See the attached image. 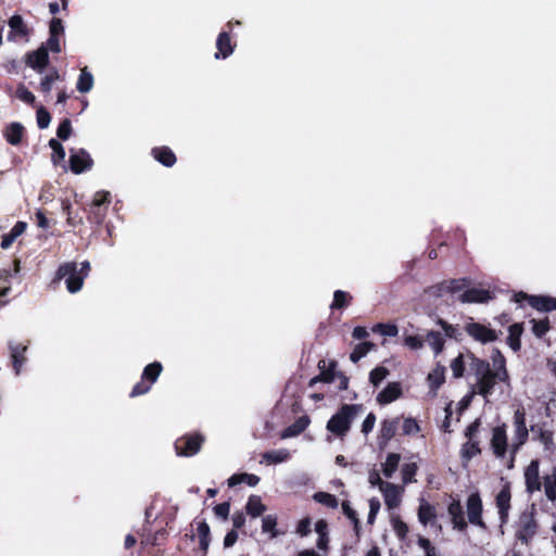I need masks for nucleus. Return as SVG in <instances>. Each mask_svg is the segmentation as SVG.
Segmentation results:
<instances>
[{
  "label": "nucleus",
  "mask_w": 556,
  "mask_h": 556,
  "mask_svg": "<svg viewBox=\"0 0 556 556\" xmlns=\"http://www.w3.org/2000/svg\"><path fill=\"white\" fill-rule=\"evenodd\" d=\"M469 368L475 375L476 383L473 391L484 399H488L494 390L497 381L504 382L510 388L509 375L506 369L504 356L496 352L493 356V369L486 361L480 359L473 355H469Z\"/></svg>",
  "instance_id": "obj_1"
},
{
  "label": "nucleus",
  "mask_w": 556,
  "mask_h": 556,
  "mask_svg": "<svg viewBox=\"0 0 556 556\" xmlns=\"http://www.w3.org/2000/svg\"><path fill=\"white\" fill-rule=\"evenodd\" d=\"M48 58L47 48L41 47L27 55V65L41 73L48 64Z\"/></svg>",
  "instance_id": "obj_20"
},
{
  "label": "nucleus",
  "mask_w": 556,
  "mask_h": 556,
  "mask_svg": "<svg viewBox=\"0 0 556 556\" xmlns=\"http://www.w3.org/2000/svg\"><path fill=\"white\" fill-rule=\"evenodd\" d=\"M375 348V344L371 342H362L357 344L353 352L350 355V359L353 363H357L361 358L367 355L369 351H371Z\"/></svg>",
  "instance_id": "obj_37"
},
{
  "label": "nucleus",
  "mask_w": 556,
  "mask_h": 556,
  "mask_svg": "<svg viewBox=\"0 0 556 556\" xmlns=\"http://www.w3.org/2000/svg\"><path fill=\"white\" fill-rule=\"evenodd\" d=\"M508 344L514 351L520 349V336L522 333V327L520 324H514L509 327Z\"/></svg>",
  "instance_id": "obj_36"
},
{
  "label": "nucleus",
  "mask_w": 556,
  "mask_h": 556,
  "mask_svg": "<svg viewBox=\"0 0 556 556\" xmlns=\"http://www.w3.org/2000/svg\"><path fill=\"white\" fill-rule=\"evenodd\" d=\"M58 278H66V288L68 292H78L84 283L85 277L78 274L77 265L75 263H65L59 267Z\"/></svg>",
  "instance_id": "obj_5"
},
{
  "label": "nucleus",
  "mask_w": 556,
  "mask_h": 556,
  "mask_svg": "<svg viewBox=\"0 0 556 556\" xmlns=\"http://www.w3.org/2000/svg\"><path fill=\"white\" fill-rule=\"evenodd\" d=\"M110 202H111L110 192L98 191L93 197L91 206H93L94 208L96 207H105L110 204Z\"/></svg>",
  "instance_id": "obj_48"
},
{
  "label": "nucleus",
  "mask_w": 556,
  "mask_h": 556,
  "mask_svg": "<svg viewBox=\"0 0 556 556\" xmlns=\"http://www.w3.org/2000/svg\"><path fill=\"white\" fill-rule=\"evenodd\" d=\"M72 125L68 118H65L58 127L56 135L60 139L66 140L71 136Z\"/></svg>",
  "instance_id": "obj_54"
},
{
  "label": "nucleus",
  "mask_w": 556,
  "mask_h": 556,
  "mask_svg": "<svg viewBox=\"0 0 556 556\" xmlns=\"http://www.w3.org/2000/svg\"><path fill=\"white\" fill-rule=\"evenodd\" d=\"M417 472V465L415 463L405 464L402 467V480L404 484L415 481L414 477Z\"/></svg>",
  "instance_id": "obj_46"
},
{
  "label": "nucleus",
  "mask_w": 556,
  "mask_h": 556,
  "mask_svg": "<svg viewBox=\"0 0 556 556\" xmlns=\"http://www.w3.org/2000/svg\"><path fill=\"white\" fill-rule=\"evenodd\" d=\"M402 395V386L400 382H390L378 395L377 402L386 405L394 402Z\"/></svg>",
  "instance_id": "obj_18"
},
{
  "label": "nucleus",
  "mask_w": 556,
  "mask_h": 556,
  "mask_svg": "<svg viewBox=\"0 0 556 556\" xmlns=\"http://www.w3.org/2000/svg\"><path fill=\"white\" fill-rule=\"evenodd\" d=\"M532 439L544 445L545 450H552L554 446L553 433L546 429L545 425L536 424L530 427Z\"/></svg>",
  "instance_id": "obj_17"
},
{
  "label": "nucleus",
  "mask_w": 556,
  "mask_h": 556,
  "mask_svg": "<svg viewBox=\"0 0 556 556\" xmlns=\"http://www.w3.org/2000/svg\"><path fill=\"white\" fill-rule=\"evenodd\" d=\"M24 127L21 123L14 122L7 126L4 129V137L12 146H17L23 138Z\"/></svg>",
  "instance_id": "obj_24"
},
{
  "label": "nucleus",
  "mask_w": 556,
  "mask_h": 556,
  "mask_svg": "<svg viewBox=\"0 0 556 556\" xmlns=\"http://www.w3.org/2000/svg\"><path fill=\"white\" fill-rule=\"evenodd\" d=\"M311 532V519L309 518H303L299 521L296 527V533L301 536H306Z\"/></svg>",
  "instance_id": "obj_58"
},
{
  "label": "nucleus",
  "mask_w": 556,
  "mask_h": 556,
  "mask_svg": "<svg viewBox=\"0 0 556 556\" xmlns=\"http://www.w3.org/2000/svg\"><path fill=\"white\" fill-rule=\"evenodd\" d=\"M342 509L345 516L353 521L354 530L358 533L359 530V520L357 518V513L350 506L348 502L342 503Z\"/></svg>",
  "instance_id": "obj_52"
},
{
  "label": "nucleus",
  "mask_w": 556,
  "mask_h": 556,
  "mask_svg": "<svg viewBox=\"0 0 556 556\" xmlns=\"http://www.w3.org/2000/svg\"><path fill=\"white\" fill-rule=\"evenodd\" d=\"M277 518L273 515H267L262 519V530L265 533H270V538L274 539L278 536V532L276 531Z\"/></svg>",
  "instance_id": "obj_40"
},
{
  "label": "nucleus",
  "mask_w": 556,
  "mask_h": 556,
  "mask_svg": "<svg viewBox=\"0 0 556 556\" xmlns=\"http://www.w3.org/2000/svg\"><path fill=\"white\" fill-rule=\"evenodd\" d=\"M314 500L327 507L336 508L338 506V500L334 495L326 492H317L314 494Z\"/></svg>",
  "instance_id": "obj_42"
},
{
  "label": "nucleus",
  "mask_w": 556,
  "mask_h": 556,
  "mask_svg": "<svg viewBox=\"0 0 556 556\" xmlns=\"http://www.w3.org/2000/svg\"><path fill=\"white\" fill-rule=\"evenodd\" d=\"M435 508L426 500L420 501L418 509V519L422 525L432 523L435 520Z\"/></svg>",
  "instance_id": "obj_26"
},
{
  "label": "nucleus",
  "mask_w": 556,
  "mask_h": 556,
  "mask_svg": "<svg viewBox=\"0 0 556 556\" xmlns=\"http://www.w3.org/2000/svg\"><path fill=\"white\" fill-rule=\"evenodd\" d=\"M368 482L371 486H378L379 490L382 489V484H387L388 482L382 481L380 478V473L377 469H371L368 473Z\"/></svg>",
  "instance_id": "obj_56"
},
{
  "label": "nucleus",
  "mask_w": 556,
  "mask_h": 556,
  "mask_svg": "<svg viewBox=\"0 0 556 556\" xmlns=\"http://www.w3.org/2000/svg\"><path fill=\"white\" fill-rule=\"evenodd\" d=\"M92 160L87 151L84 149L71 150L70 167L75 174H80L91 167Z\"/></svg>",
  "instance_id": "obj_12"
},
{
  "label": "nucleus",
  "mask_w": 556,
  "mask_h": 556,
  "mask_svg": "<svg viewBox=\"0 0 556 556\" xmlns=\"http://www.w3.org/2000/svg\"><path fill=\"white\" fill-rule=\"evenodd\" d=\"M309 422L311 420L307 416H301L282 431L281 438L287 439L299 435L308 427Z\"/></svg>",
  "instance_id": "obj_23"
},
{
  "label": "nucleus",
  "mask_w": 556,
  "mask_h": 556,
  "mask_svg": "<svg viewBox=\"0 0 556 556\" xmlns=\"http://www.w3.org/2000/svg\"><path fill=\"white\" fill-rule=\"evenodd\" d=\"M16 97L23 102L33 104L35 102V96L23 85L16 89Z\"/></svg>",
  "instance_id": "obj_55"
},
{
  "label": "nucleus",
  "mask_w": 556,
  "mask_h": 556,
  "mask_svg": "<svg viewBox=\"0 0 556 556\" xmlns=\"http://www.w3.org/2000/svg\"><path fill=\"white\" fill-rule=\"evenodd\" d=\"M198 535L200 538V546L203 551H206L210 544V527L206 522H200L198 525Z\"/></svg>",
  "instance_id": "obj_41"
},
{
  "label": "nucleus",
  "mask_w": 556,
  "mask_h": 556,
  "mask_svg": "<svg viewBox=\"0 0 556 556\" xmlns=\"http://www.w3.org/2000/svg\"><path fill=\"white\" fill-rule=\"evenodd\" d=\"M290 458V452L286 448L268 451L263 454V459L268 464H280Z\"/></svg>",
  "instance_id": "obj_32"
},
{
  "label": "nucleus",
  "mask_w": 556,
  "mask_h": 556,
  "mask_svg": "<svg viewBox=\"0 0 556 556\" xmlns=\"http://www.w3.org/2000/svg\"><path fill=\"white\" fill-rule=\"evenodd\" d=\"M245 508L247 513L253 518L261 516L266 510V506L258 495H251Z\"/></svg>",
  "instance_id": "obj_31"
},
{
  "label": "nucleus",
  "mask_w": 556,
  "mask_h": 556,
  "mask_svg": "<svg viewBox=\"0 0 556 556\" xmlns=\"http://www.w3.org/2000/svg\"><path fill=\"white\" fill-rule=\"evenodd\" d=\"M63 30L62 21L60 18H53L50 23V36H60Z\"/></svg>",
  "instance_id": "obj_61"
},
{
  "label": "nucleus",
  "mask_w": 556,
  "mask_h": 556,
  "mask_svg": "<svg viewBox=\"0 0 556 556\" xmlns=\"http://www.w3.org/2000/svg\"><path fill=\"white\" fill-rule=\"evenodd\" d=\"M376 416L372 413H369L362 425V432L364 434H368L375 427Z\"/></svg>",
  "instance_id": "obj_60"
},
{
  "label": "nucleus",
  "mask_w": 556,
  "mask_h": 556,
  "mask_svg": "<svg viewBox=\"0 0 556 556\" xmlns=\"http://www.w3.org/2000/svg\"><path fill=\"white\" fill-rule=\"evenodd\" d=\"M56 79H59V73L56 71H54L53 73H51L49 75H46L40 83L41 91L45 93H49L52 89L53 83Z\"/></svg>",
  "instance_id": "obj_51"
},
{
  "label": "nucleus",
  "mask_w": 556,
  "mask_h": 556,
  "mask_svg": "<svg viewBox=\"0 0 556 556\" xmlns=\"http://www.w3.org/2000/svg\"><path fill=\"white\" fill-rule=\"evenodd\" d=\"M447 510L453 523V528L459 531L465 530L467 528V522L465 520L463 507L459 501H452Z\"/></svg>",
  "instance_id": "obj_19"
},
{
  "label": "nucleus",
  "mask_w": 556,
  "mask_h": 556,
  "mask_svg": "<svg viewBox=\"0 0 556 556\" xmlns=\"http://www.w3.org/2000/svg\"><path fill=\"white\" fill-rule=\"evenodd\" d=\"M402 430L403 434L412 435L418 433L420 431V427L416 419L408 417L404 419Z\"/></svg>",
  "instance_id": "obj_47"
},
{
  "label": "nucleus",
  "mask_w": 556,
  "mask_h": 556,
  "mask_svg": "<svg viewBox=\"0 0 556 556\" xmlns=\"http://www.w3.org/2000/svg\"><path fill=\"white\" fill-rule=\"evenodd\" d=\"M105 212H106V206L105 207H93L91 206V211H90V214H91V218L100 224L102 223L103 218H104V215H105Z\"/></svg>",
  "instance_id": "obj_62"
},
{
  "label": "nucleus",
  "mask_w": 556,
  "mask_h": 556,
  "mask_svg": "<svg viewBox=\"0 0 556 556\" xmlns=\"http://www.w3.org/2000/svg\"><path fill=\"white\" fill-rule=\"evenodd\" d=\"M401 460V455L397 453H390L386 462L382 464V473L386 478H392L397 470Z\"/></svg>",
  "instance_id": "obj_30"
},
{
  "label": "nucleus",
  "mask_w": 556,
  "mask_h": 556,
  "mask_svg": "<svg viewBox=\"0 0 556 556\" xmlns=\"http://www.w3.org/2000/svg\"><path fill=\"white\" fill-rule=\"evenodd\" d=\"M427 343L431 346L434 354L438 355L442 352L444 345V339L438 331H429L426 338Z\"/></svg>",
  "instance_id": "obj_35"
},
{
  "label": "nucleus",
  "mask_w": 556,
  "mask_h": 556,
  "mask_svg": "<svg viewBox=\"0 0 556 556\" xmlns=\"http://www.w3.org/2000/svg\"><path fill=\"white\" fill-rule=\"evenodd\" d=\"M328 543H329L328 535H318V539L316 541V546L318 548V552L325 553L328 555Z\"/></svg>",
  "instance_id": "obj_63"
},
{
  "label": "nucleus",
  "mask_w": 556,
  "mask_h": 556,
  "mask_svg": "<svg viewBox=\"0 0 556 556\" xmlns=\"http://www.w3.org/2000/svg\"><path fill=\"white\" fill-rule=\"evenodd\" d=\"M400 418L384 419L380 425V440L386 444L389 442L397 431Z\"/></svg>",
  "instance_id": "obj_21"
},
{
  "label": "nucleus",
  "mask_w": 556,
  "mask_h": 556,
  "mask_svg": "<svg viewBox=\"0 0 556 556\" xmlns=\"http://www.w3.org/2000/svg\"><path fill=\"white\" fill-rule=\"evenodd\" d=\"M218 52L215 54V58L218 59L219 55L223 58H227L232 53V47L230 43V38L227 33H220L217 42H216Z\"/></svg>",
  "instance_id": "obj_34"
},
{
  "label": "nucleus",
  "mask_w": 556,
  "mask_h": 556,
  "mask_svg": "<svg viewBox=\"0 0 556 556\" xmlns=\"http://www.w3.org/2000/svg\"><path fill=\"white\" fill-rule=\"evenodd\" d=\"M204 438L200 434L186 435L175 442V450L179 456L195 455L200 448Z\"/></svg>",
  "instance_id": "obj_8"
},
{
  "label": "nucleus",
  "mask_w": 556,
  "mask_h": 556,
  "mask_svg": "<svg viewBox=\"0 0 556 556\" xmlns=\"http://www.w3.org/2000/svg\"><path fill=\"white\" fill-rule=\"evenodd\" d=\"M491 299L490 292L484 289L472 288L466 290L460 295V301L464 303H483Z\"/></svg>",
  "instance_id": "obj_22"
},
{
  "label": "nucleus",
  "mask_w": 556,
  "mask_h": 556,
  "mask_svg": "<svg viewBox=\"0 0 556 556\" xmlns=\"http://www.w3.org/2000/svg\"><path fill=\"white\" fill-rule=\"evenodd\" d=\"M544 492L551 502L556 501V466L544 477Z\"/></svg>",
  "instance_id": "obj_27"
},
{
  "label": "nucleus",
  "mask_w": 556,
  "mask_h": 556,
  "mask_svg": "<svg viewBox=\"0 0 556 556\" xmlns=\"http://www.w3.org/2000/svg\"><path fill=\"white\" fill-rule=\"evenodd\" d=\"M469 355L470 354H468L467 356H464L463 354H459L457 357H455L452 361L451 369H452L453 376L455 378H460L464 376L466 359L469 361V358H468Z\"/></svg>",
  "instance_id": "obj_38"
},
{
  "label": "nucleus",
  "mask_w": 556,
  "mask_h": 556,
  "mask_svg": "<svg viewBox=\"0 0 556 556\" xmlns=\"http://www.w3.org/2000/svg\"><path fill=\"white\" fill-rule=\"evenodd\" d=\"M514 437L510 443V458L507 464L508 468L514 467V459L519 448L527 442L529 438V430L526 425V412L523 408H518L514 413Z\"/></svg>",
  "instance_id": "obj_3"
},
{
  "label": "nucleus",
  "mask_w": 556,
  "mask_h": 556,
  "mask_svg": "<svg viewBox=\"0 0 556 556\" xmlns=\"http://www.w3.org/2000/svg\"><path fill=\"white\" fill-rule=\"evenodd\" d=\"M245 523V516L241 511H237L232 515V525L235 528L240 529Z\"/></svg>",
  "instance_id": "obj_64"
},
{
  "label": "nucleus",
  "mask_w": 556,
  "mask_h": 556,
  "mask_svg": "<svg viewBox=\"0 0 556 556\" xmlns=\"http://www.w3.org/2000/svg\"><path fill=\"white\" fill-rule=\"evenodd\" d=\"M49 147L53 151L52 162L54 164H58L65 159V150H64L63 146L56 139H51L49 141Z\"/></svg>",
  "instance_id": "obj_44"
},
{
  "label": "nucleus",
  "mask_w": 556,
  "mask_h": 556,
  "mask_svg": "<svg viewBox=\"0 0 556 556\" xmlns=\"http://www.w3.org/2000/svg\"><path fill=\"white\" fill-rule=\"evenodd\" d=\"M538 533V522L533 509L522 511L515 523V538L521 544L528 545Z\"/></svg>",
  "instance_id": "obj_4"
},
{
  "label": "nucleus",
  "mask_w": 556,
  "mask_h": 556,
  "mask_svg": "<svg viewBox=\"0 0 556 556\" xmlns=\"http://www.w3.org/2000/svg\"><path fill=\"white\" fill-rule=\"evenodd\" d=\"M229 511H230V504L227 502L220 503L214 507L215 515L224 520H226L228 518Z\"/></svg>",
  "instance_id": "obj_57"
},
{
  "label": "nucleus",
  "mask_w": 556,
  "mask_h": 556,
  "mask_svg": "<svg viewBox=\"0 0 556 556\" xmlns=\"http://www.w3.org/2000/svg\"><path fill=\"white\" fill-rule=\"evenodd\" d=\"M530 323L532 324L533 333L539 338L543 337L548 330V320L547 319H541V320L532 319Z\"/></svg>",
  "instance_id": "obj_49"
},
{
  "label": "nucleus",
  "mask_w": 556,
  "mask_h": 556,
  "mask_svg": "<svg viewBox=\"0 0 556 556\" xmlns=\"http://www.w3.org/2000/svg\"><path fill=\"white\" fill-rule=\"evenodd\" d=\"M528 299L529 304L536 308L538 311L542 312H551L556 309V300L549 296H527L525 293H519L517 295L516 301L519 302L520 299Z\"/></svg>",
  "instance_id": "obj_15"
},
{
  "label": "nucleus",
  "mask_w": 556,
  "mask_h": 556,
  "mask_svg": "<svg viewBox=\"0 0 556 556\" xmlns=\"http://www.w3.org/2000/svg\"><path fill=\"white\" fill-rule=\"evenodd\" d=\"M351 299H352V296L348 292L342 291V290H337L333 294V301L330 305V308L331 309L343 308L349 304Z\"/></svg>",
  "instance_id": "obj_39"
},
{
  "label": "nucleus",
  "mask_w": 556,
  "mask_h": 556,
  "mask_svg": "<svg viewBox=\"0 0 556 556\" xmlns=\"http://www.w3.org/2000/svg\"><path fill=\"white\" fill-rule=\"evenodd\" d=\"M510 497L511 495L508 485H505L496 495V507L502 523L507 522L510 509Z\"/></svg>",
  "instance_id": "obj_16"
},
{
  "label": "nucleus",
  "mask_w": 556,
  "mask_h": 556,
  "mask_svg": "<svg viewBox=\"0 0 556 556\" xmlns=\"http://www.w3.org/2000/svg\"><path fill=\"white\" fill-rule=\"evenodd\" d=\"M9 349L11 351V358L13 362L15 374L18 375L25 362L24 353L27 351V346L21 344H13L12 342H10Z\"/></svg>",
  "instance_id": "obj_25"
},
{
  "label": "nucleus",
  "mask_w": 556,
  "mask_h": 556,
  "mask_svg": "<svg viewBox=\"0 0 556 556\" xmlns=\"http://www.w3.org/2000/svg\"><path fill=\"white\" fill-rule=\"evenodd\" d=\"M388 375H389V370L386 367H383V366L376 367L369 374V381L375 387H377L380 384V382L382 380H384L387 378Z\"/></svg>",
  "instance_id": "obj_45"
},
{
  "label": "nucleus",
  "mask_w": 556,
  "mask_h": 556,
  "mask_svg": "<svg viewBox=\"0 0 556 556\" xmlns=\"http://www.w3.org/2000/svg\"><path fill=\"white\" fill-rule=\"evenodd\" d=\"M525 483L528 493L541 491L542 482L540 478V463L538 459H533L525 469Z\"/></svg>",
  "instance_id": "obj_10"
},
{
  "label": "nucleus",
  "mask_w": 556,
  "mask_h": 556,
  "mask_svg": "<svg viewBox=\"0 0 556 556\" xmlns=\"http://www.w3.org/2000/svg\"><path fill=\"white\" fill-rule=\"evenodd\" d=\"M372 331L384 337H396L399 333L397 326L394 324H377L372 327Z\"/></svg>",
  "instance_id": "obj_43"
},
{
  "label": "nucleus",
  "mask_w": 556,
  "mask_h": 556,
  "mask_svg": "<svg viewBox=\"0 0 556 556\" xmlns=\"http://www.w3.org/2000/svg\"><path fill=\"white\" fill-rule=\"evenodd\" d=\"M465 331L475 340L483 344L493 342L497 339L495 330L479 323H468L465 326Z\"/></svg>",
  "instance_id": "obj_9"
},
{
  "label": "nucleus",
  "mask_w": 556,
  "mask_h": 556,
  "mask_svg": "<svg viewBox=\"0 0 556 556\" xmlns=\"http://www.w3.org/2000/svg\"><path fill=\"white\" fill-rule=\"evenodd\" d=\"M380 491L383 494L384 503L389 509H394L400 506L401 497L404 492L402 486L388 482L387 484H382Z\"/></svg>",
  "instance_id": "obj_13"
},
{
  "label": "nucleus",
  "mask_w": 556,
  "mask_h": 556,
  "mask_svg": "<svg viewBox=\"0 0 556 556\" xmlns=\"http://www.w3.org/2000/svg\"><path fill=\"white\" fill-rule=\"evenodd\" d=\"M405 345L412 350H419L424 345V340L418 336H408L405 338Z\"/></svg>",
  "instance_id": "obj_59"
},
{
  "label": "nucleus",
  "mask_w": 556,
  "mask_h": 556,
  "mask_svg": "<svg viewBox=\"0 0 556 556\" xmlns=\"http://www.w3.org/2000/svg\"><path fill=\"white\" fill-rule=\"evenodd\" d=\"M161 371H162L161 363L154 362V363L149 364L144 368L143 374H142V379L143 380L147 379V380H149V382L141 381V382L137 383L132 388V390L130 392V396L135 397V396L142 395V394L147 393L151 389V386L157 380Z\"/></svg>",
  "instance_id": "obj_6"
},
{
  "label": "nucleus",
  "mask_w": 556,
  "mask_h": 556,
  "mask_svg": "<svg viewBox=\"0 0 556 556\" xmlns=\"http://www.w3.org/2000/svg\"><path fill=\"white\" fill-rule=\"evenodd\" d=\"M93 87V76L85 67L80 71V75L77 80L76 88L80 93L89 92Z\"/></svg>",
  "instance_id": "obj_33"
},
{
  "label": "nucleus",
  "mask_w": 556,
  "mask_h": 556,
  "mask_svg": "<svg viewBox=\"0 0 556 556\" xmlns=\"http://www.w3.org/2000/svg\"><path fill=\"white\" fill-rule=\"evenodd\" d=\"M469 285V281L465 278L463 279H453V280H450V281H444L440 285H437V286H433L431 287L428 292L435 295V296H441L443 295L444 293H455V292H458L460 290H463L464 288H466L467 286Z\"/></svg>",
  "instance_id": "obj_14"
},
{
  "label": "nucleus",
  "mask_w": 556,
  "mask_h": 556,
  "mask_svg": "<svg viewBox=\"0 0 556 556\" xmlns=\"http://www.w3.org/2000/svg\"><path fill=\"white\" fill-rule=\"evenodd\" d=\"M467 515L470 523L485 529V525L482 520V501L479 494H470L467 500Z\"/></svg>",
  "instance_id": "obj_11"
},
{
  "label": "nucleus",
  "mask_w": 556,
  "mask_h": 556,
  "mask_svg": "<svg viewBox=\"0 0 556 556\" xmlns=\"http://www.w3.org/2000/svg\"><path fill=\"white\" fill-rule=\"evenodd\" d=\"M152 154L161 164L170 167L176 162V156L168 148H155L152 150Z\"/></svg>",
  "instance_id": "obj_29"
},
{
  "label": "nucleus",
  "mask_w": 556,
  "mask_h": 556,
  "mask_svg": "<svg viewBox=\"0 0 556 556\" xmlns=\"http://www.w3.org/2000/svg\"><path fill=\"white\" fill-rule=\"evenodd\" d=\"M491 448L496 458L503 459L506 454H510V444H508L505 425L497 426L492 431Z\"/></svg>",
  "instance_id": "obj_7"
},
{
  "label": "nucleus",
  "mask_w": 556,
  "mask_h": 556,
  "mask_svg": "<svg viewBox=\"0 0 556 556\" xmlns=\"http://www.w3.org/2000/svg\"><path fill=\"white\" fill-rule=\"evenodd\" d=\"M445 380V368L441 365H438L428 375V381L430 388L433 391V394L437 393V390L443 384Z\"/></svg>",
  "instance_id": "obj_28"
},
{
  "label": "nucleus",
  "mask_w": 556,
  "mask_h": 556,
  "mask_svg": "<svg viewBox=\"0 0 556 556\" xmlns=\"http://www.w3.org/2000/svg\"><path fill=\"white\" fill-rule=\"evenodd\" d=\"M362 412V406L356 404H344L341 408L328 420L327 430L337 437H344L351 427V424Z\"/></svg>",
  "instance_id": "obj_2"
},
{
  "label": "nucleus",
  "mask_w": 556,
  "mask_h": 556,
  "mask_svg": "<svg viewBox=\"0 0 556 556\" xmlns=\"http://www.w3.org/2000/svg\"><path fill=\"white\" fill-rule=\"evenodd\" d=\"M462 453L465 458H472L473 456L480 453L478 443L473 442L472 440H468V442L464 444Z\"/></svg>",
  "instance_id": "obj_50"
},
{
  "label": "nucleus",
  "mask_w": 556,
  "mask_h": 556,
  "mask_svg": "<svg viewBox=\"0 0 556 556\" xmlns=\"http://www.w3.org/2000/svg\"><path fill=\"white\" fill-rule=\"evenodd\" d=\"M51 122L49 112L42 106L37 110V124L40 129H46Z\"/></svg>",
  "instance_id": "obj_53"
}]
</instances>
